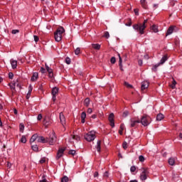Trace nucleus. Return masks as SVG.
<instances>
[{"label":"nucleus","mask_w":182,"mask_h":182,"mask_svg":"<svg viewBox=\"0 0 182 182\" xmlns=\"http://www.w3.org/2000/svg\"><path fill=\"white\" fill-rule=\"evenodd\" d=\"M11 33L13 35H16V33H19V30H12Z\"/></svg>","instance_id":"nucleus-45"},{"label":"nucleus","mask_w":182,"mask_h":182,"mask_svg":"<svg viewBox=\"0 0 182 182\" xmlns=\"http://www.w3.org/2000/svg\"><path fill=\"white\" fill-rule=\"evenodd\" d=\"M176 85H177V82L176 81V80H174V78H173L172 84L170 85V87L172 89H176Z\"/></svg>","instance_id":"nucleus-29"},{"label":"nucleus","mask_w":182,"mask_h":182,"mask_svg":"<svg viewBox=\"0 0 182 182\" xmlns=\"http://www.w3.org/2000/svg\"><path fill=\"white\" fill-rule=\"evenodd\" d=\"M42 180H40L39 182H48V180L45 178V175L43 176Z\"/></svg>","instance_id":"nucleus-47"},{"label":"nucleus","mask_w":182,"mask_h":182,"mask_svg":"<svg viewBox=\"0 0 182 182\" xmlns=\"http://www.w3.org/2000/svg\"><path fill=\"white\" fill-rule=\"evenodd\" d=\"M68 154H71V156H75L76 154V151L75 150H70Z\"/></svg>","instance_id":"nucleus-38"},{"label":"nucleus","mask_w":182,"mask_h":182,"mask_svg":"<svg viewBox=\"0 0 182 182\" xmlns=\"http://www.w3.org/2000/svg\"><path fill=\"white\" fill-rule=\"evenodd\" d=\"M59 92V89H58V87H53L52 89V95L53 96H56V95H58Z\"/></svg>","instance_id":"nucleus-22"},{"label":"nucleus","mask_w":182,"mask_h":182,"mask_svg":"<svg viewBox=\"0 0 182 182\" xmlns=\"http://www.w3.org/2000/svg\"><path fill=\"white\" fill-rule=\"evenodd\" d=\"M48 77H50V79H53V72L48 73Z\"/></svg>","instance_id":"nucleus-52"},{"label":"nucleus","mask_w":182,"mask_h":182,"mask_svg":"<svg viewBox=\"0 0 182 182\" xmlns=\"http://www.w3.org/2000/svg\"><path fill=\"white\" fill-rule=\"evenodd\" d=\"M140 123V119H136V118H131L129 120V127H136L137 124Z\"/></svg>","instance_id":"nucleus-6"},{"label":"nucleus","mask_w":182,"mask_h":182,"mask_svg":"<svg viewBox=\"0 0 182 182\" xmlns=\"http://www.w3.org/2000/svg\"><path fill=\"white\" fill-rule=\"evenodd\" d=\"M64 151H65L64 149H59L58 153H57L56 159H60V157H62V156H63Z\"/></svg>","instance_id":"nucleus-15"},{"label":"nucleus","mask_w":182,"mask_h":182,"mask_svg":"<svg viewBox=\"0 0 182 182\" xmlns=\"http://www.w3.org/2000/svg\"><path fill=\"white\" fill-rule=\"evenodd\" d=\"M140 120V123H141L142 126H149V124H150V117H149V115L146 114H144L141 117Z\"/></svg>","instance_id":"nucleus-4"},{"label":"nucleus","mask_w":182,"mask_h":182,"mask_svg":"<svg viewBox=\"0 0 182 182\" xmlns=\"http://www.w3.org/2000/svg\"><path fill=\"white\" fill-rule=\"evenodd\" d=\"M37 120H42V114H39L37 117Z\"/></svg>","instance_id":"nucleus-57"},{"label":"nucleus","mask_w":182,"mask_h":182,"mask_svg":"<svg viewBox=\"0 0 182 182\" xmlns=\"http://www.w3.org/2000/svg\"><path fill=\"white\" fill-rule=\"evenodd\" d=\"M11 65L12 69H16V68L18 66V61H16L15 60H11Z\"/></svg>","instance_id":"nucleus-17"},{"label":"nucleus","mask_w":182,"mask_h":182,"mask_svg":"<svg viewBox=\"0 0 182 182\" xmlns=\"http://www.w3.org/2000/svg\"><path fill=\"white\" fill-rule=\"evenodd\" d=\"M139 160H144V156L143 155H140L139 156Z\"/></svg>","instance_id":"nucleus-61"},{"label":"nucleus","mask_w":182,"mask_h":182,"mask_svg":"<svg viewBox=\"0 0 182 182\" xmlns=\"http://www.w3.org/2000/svg\"><path fill=\"white\" fill-rule=\"evenodd\" d=\"M31 93H32V85H29L28 92L26 95V99H29L31 97Z\"/></svg>","instance_id":"nucleus-26"},{"label":"nucleus","mask_w":182,"mask_h":182,"mask_svg":"<svg viewBox=\"0 0 182 182\" xmlns=\"http://www.w3.org/2000/svg\"><path fill=\"white\" fill-rule=\"evenodd\" d=\"M151 30L154 32V33H157L159 32V26H156V24L152 25L151 26Z\"/></svg>","instance_id":"nucleus-19"},{"label":"nucleus","mask_w":182,"mask_h":182,"mask_svg":"<svg viewBox=\"0 0 182 182\" xmlns=\"http://www.w3.org/2000/svg\"><path fill=\"white\" fill-rule=\"evenodd\" d=\"M130 171L131 173H134V171H136V166H131Z\"/></svg>","instance_id":"nucleus-41"},{"label":"nucleus","mask_w":182,"mask_h":182,"mask_svg":"<svg viewBox=\"0 0 182 182\" xmlns=\"http://www.w3.org/2000/svg\"><path fill=\"white\" fill-rule=\"evenodd\" d=\"M40 72H41V73H45L46 72V69H45L43 67H41Z\"/></svg>","instance_id":"nucleus-51"},{"label":"nucleus","mask_w":182,"mask_h":182,"mask_svg":"<svg viewBox=\"0 0 182 182\" xmlns=\"http://www.w3.org/2000/svg\"><path fill=\"white\" fill-rule=\"evenodd\" d=\"M9 79H14V73H9Z\"/></svg>","instance_id":"nucleus-56"},{"label":"nucleus","mask_w":182,"mask_h":182,"mask_svg":"<svg viewBox=\"0 0 182 182\" xmlns=\"http://www.w3.org/2000/svg\"><path fill=\"white\" fill-rule=\"evenodd\" d=\"M140 2H141V6L144 9H147V2L146 1V0H141Z\"/></svg>","instance_id":"nucleus-23"},{"label":"nucleus","mask_w":182,"mask_h":182,"mask_svg":"<svg viewBox=\"0 0 182 182\" xmlns=\"http://www.w3.org/2000/svg\"><path fill=\"white\" fill-rule=\"evenodd\" d=\"M168 163L170 166H174V164H176L174 160H168Z\"/></svg>","instance_id":"nucleus-39"},{"label":"nucleus","mask_w":182,"mask_h":182,"mask_svg":"<svg viewBox=\"0 0 182 182\" xmlns=\"http://www.w3.org/2000/svg\"><path fill=\"white\" fill-rule=\"evenodd\" d=\"M75 55H79L80 53V48H77L75 50Z\"/></svg>","instance_id":"nucleus-42"},{"label":"nucleus","mask_w":182,"mask_h":182,"mask_svg":"<svg viewBox=\"0 0 182 182\" xmlns=\"http://www.w3.org/2000/svg\"><path fill=\"white\" fill-rule=\"evenodd\" d=\"M46 69L48 73H52L53 72V70L52 68H49L47 64H46Z\"/></svg>","instance_id":"nucleus-33"},{"label":"nucleus","mask_w":182,"mask_h":182,"mask_svg":"<svg viewBox=\"0 0 182 182\" xmlns=\"http://www.w3.org/2000/svg\"><path fill=\"white\" fill-rule=\"evenodd\" d=\"M52 123V122H50V119L46 118L43 121V124L46 127L49 126L50 124Z\"/></svg>","instance_id":"nucleus-20"},{"label":"nucleus","mask_w":182,"mask_h":182,"mask_svg":"<svg viewBox=\"0 0 182 182\" xmlns=\"http://www.w3.org/2000/svg\"><path fill=\"white\" fill-rule=\"evenodd\" d=\"M38 77H39V74L36 72L33 73L31 80V82H36V80H38Z\"/></svg>","instance_id":"nucleus-13"},{"label":"nucleus","mask_w":182,"mask_h":182,"mask_svg":"<svg viewBox=\"0 0 182 182\" xmlns=\"http://www.w3.org/2000/svg\"><path fill=\"white\" fill-rule=\"evenodd\" d=\"M85 119H86V112H83L81 114V123H85Z\"/></svg>","instance_id":"nucleus-25"},{"label":"nucleus","mask_w":182,"mask_h":182,"mask_svg":"<svg viewBox=\"0 0 182 182\" xmlns=\"http://www.w3.org/2000/svg\"><path fill=\"white\" fill-rule=\"evenodd\" d=\"M164 119V114L159 113L156 115V120L157 122H161Z\"/></svg>","instance_id":"nucleus-18"},{"label":"nucleus","mask_w":182,"mask_h":182,"mask_svg":"<svg viewBox=\"0 0 182 182\" xmlns=\"http://www.w3.org/2000/svg\"><path fill=\"white\" fill-rule=\"evenodd\" d=\"M176 177H178V175L173 173V178H176Z\"/></svg>","instance_id":"nucleus-64"},{"label":"nucleus","mask_w":182,"mask_h":182,"mask_svg":"<svg viewBox=\"0 0 182 182\" xmlns=\"http://www.w3.org/2000/svg\"><path fill=\"white\" fill-rule=\"evenodd\" d=\"M100 144H101V141H97V151L98 152L100 151Z\"/></svg>","instance_id":"nucleus-36"},{"label":"nucleus","mask_w":182,"mask_h":182,"mask_svg":"<svg viewBox=\"0 0 182 182\" xmlns=\"http://www.w3.org/2000/svg\"><path fill=\"white\" fill-rule=\"evenodd\" d=\"M122 146H123V149H124V150H126V149H127V142L124 141L122 144Z\"/></svg>","instance_id":"nucleus-49"},{"label":"nucleus","mask_w":182,"mask_h":182,"mask_svg":"<svg viewBox=\"0 0 182 182\" xmlns=\"http://www.w3.org/2000/svg\"><path fill=\"white\" fill-rule=\"evenodd\" d=\"M177 27L175 26H171L168 30H167V32H166V36H168V35H171V33H173V31H176V28Z\"/></svg>","instance_id":"nucleus-9"},{"label":"nucleus","mask_w":182,"mask_h":182,"mask_svg":"<svg viewBox=\"0 0 182 182\" xmlns=\"http://www.w3.org/2000/svg\"><path fill=\"white\" fill-rule=\"evenodd\" d=\"M109 122L110 123V126L112 127H114V114L113 113H111L109 115Z\"/></svg>","instance_id":"nucleus-7"},{"label":"nucleus","mask_w":182,"mask_h":182,"mask_svg":"<svg viewBox=\"0 0 182 182\" xmlns=\"http://www.w3.org/2000/svg\"><path fill=\"white\" fill-rule=\"evenodd\" d=\"M70 62H71L70 58L69 57H67L65 58V63H67V65H70Z\"/></svg>","instance_id":"nucleus-40"},{"label":"nucleus","mask_w":182,"mask_h":182,"mask_svg":"<svg viewBox=\"0 0 182 182\" xmlns=\"http://www.w3.org/2000/svg\"><path fill=\"white\" fill-rule=\"evenodd\" d=\"M99 176V172L95 171L94 173V177H97Z\"/></svg>","instance_id":"nucleus-62"},{"label":"nucleus","mask_w":182,"mask_h":182,"mask_svg":"<svg viewBox=\"0 0 182 182\" xmlns=\"http://www.w3.org/2000/svg\"><path fill=\"white\" fill-rule=\"evenodd\" d=\"M15 82H16V86H17V87H19V89H21V85L18 82V80Z\"/></svg>","instance_id":"nucleus-58"},{"label":"nucleus","mask_w":182,"mask_h":182,"mask_svg":"<svg viewBox=\"0 0 182 182\" xmlns=\"http://www.w3.org/2000/svg\"><path fill=\"white\" fill-rule=\"evenodd\" d=\"M84 105L85 106H86V107H89V105H90V98H86L84 100Z\"/></svg>","instance_id":"nucleus-24"},{"label":"nucleus","mask_w":182,"mask_h":182,"mask_svg":"<svg viewBox=\"0 0 182 182\" xmlns=\"http://www.w3.org/2000/svg\"><path fill=\"white\" fill-rule=\"evenodd\" d=\"M53 102H56V95H53Z\"/></svg>","instance_id":"nucleus-63"},{"label":"nucleus","mask_w":182,"mask_h":182,"mask_svg":"<svg viewBox=\"0 0 182 182\" xmlns=\"http://www.w3.org/2000/svg\"><path fill=\"white\" fill-rule=\"evenodd\" d=\"M124 85L127 86V87H129V88L133 87V85L129 84V82H125Z\"/></svg>","instance_id":"nucleus-46"},{"label":"nucleus","mask_w":182,"mask_h":182,"mask_svg":"<svg viewBox=\"0 0 182 182\" xmlns=\"http://www.w3.org/2000/svg\"><path fill=\"white\" fill-rule=\"evenodd\" d=\"M38 136L37 135V134H33L30 139V143L32 144V143H34V141H36V140L38 141Z\"/></svg>","instance_id":"nucleus-16"},{"label":"nucleus","mask_w":182,"mask_h":182,"mask_svg":"<svg viewBox=\"0 0 182 182\" xmlns=\"http://www.w3.org/2000/svg\"><path fill=\"white\" fill-rule=\"evenodd\" d=\"M8 85L9 86V87L12 92L16 91V90L15 89V86H16V82H15V81L13 82L9 83Z\"/></svg>","instance_id":"nucleus-14"},{"label":"nucleus","mask_w":182,"mask_h":182,"mask_svg":"<svg viewBox=\"0 0 182 182\" xmlns=\"http://www.w3.org/2000/svg\"><path fill=\"white\" fill-rule=\"evenodd\" d=\"M21 143H26V136H25L24 135H23L20 139Z\"/></svg>","instance_id":"nucleus-34"},{"label":"nucleus","mask_w":182,"mask_h":182,"mask_svg":"<svg viewBox=\"0 0 182 182\" xmlns=\"http://www.w3.org/2000/svg\"><path fill=\"white\" fill-rule=\"evenodd\" d=\"M65 33V28L63 27L58 28L54 33V38L56 42H60L62 41V35Z\"/></svg>","instance_id":"nucleus-2"},{"label":"nucleus","mask_w":182,"mask_h":182,"mask_svg":"<svg viewBox=\"0 0 182 182\" xmlns=\"http://www.w3.org/2000/svg\"><path fill=\"white\" fill-rule=\"evenodd\" d=\"M167 55H164L160 60L159 65H163L167 60Z\"/></svg>","instance_id":"nucleus-21"},{"label":"nucleus","mask_w":182,"mask_h":182,"mask_svg":"<svg viewBox=\"0 0 182 182\" xmlns=\"http://www.w3.org/2000/svg\"><path fill=\"white\" fill-rule=\"evenodd\" d=\"M6 167L8 168H11V167H12V164H11V162L6 161Z\"/></svg>","instance_id":"nucleus-44"},{"label":"nucleus","mask_w":182,"mask_h":182,"mask_svg":"<svg viewBox=\"0 0 182 182\" xmlns=\"http://www.w3.org/2000/svg\"><path fill=\"white\" fill-rule=\"evenodd\" d=\"M31 149L32 150H33V151H38L39 148L38 147V145L35 144L31 146Z\"/></svg>","instance_id":"nucleus-31"},{"label":"nucleus","mask_w":182,"mask_h":182,"mask_svg":"<svg viewBox=\"0 0 182 182\" xmlns=\"http://www.w3.org/2000/svg\"><path fill=\"white\" fill-rule=\"evenodd\" d=\"M122 116L124 117H127L129 116V112L127 111L124 112Z\"/></svg>","instance_id":"nucleus-48"},{"label":"nucleus","mask_w":182,"mask_h":182,"mask_svg":"<svg viewBox=\"0 0 182 182\" xmlns=\"http://www.w3.org/2000/svg\"><path fill=\"white\" fill-rule=\"evenodd\" d=\"M140 180H141V181H146V180H147V170L144 169L140 175Z\"/></svg>","instance_id":"nucleus-8"},{"label":"nucleus","mask_w":182,"mask_h":182,"mask_svg":"<svg viewBox=\"0 0 182 182\" xmlns=\"http://www.w3.org/2000/svg\"><path fill=\"white\" fill-rule=\"evenodd\" d=\"M85 140H87V141H93V140H95V139H96V132H95V131H91L90 132H88L87 134H86L84 136Z\"/></svg>","instance_id":"nucleus-3"},{"label":"nucleus","mask_w":182,"mask_h":182,"mask_svg":"<svg viewBox=\"0 0 182 182\" xmlns=\"http://www.w3.org/2000/svg\"><path fill=\"white\" fill-rule=\"evenodd\" d=\"M134 12L136 16H139V9H134Z\"/></svg>","instance_id":"nucleus-50"},{"label":"nucleus","mask_w":182,"mask_h":182,"mask_svg":"<svg viewBox=\"0 0 182 182\" xmlns=\"http://www.w3.org/2000/svg\"><path fill=\"white\" fill-rule=\"evenodd\" d=\"M87 112L88 113V114H92L93 110L91 108H88Z\"/></svg>","instance_id":"nucleus-54"},{"label":"nucleus","mask_w":182,"mask_h":182,"mask_svg":"<svg viewBox=\"0 0 182 182\" xmlns=\"http://www.w3.org/2000/svg\"><path fill=\"white\" fill-rule=\"evenodd\" d=\"M104 38H106V39H109L110 38V34H109V31H106L105 33Z\"/></svg>","instance_id":"nucleus-37"},{"label":"nucleus","mask_w":182,"mask_h":182,"mask_svg":"<svg viewBox=\"0 0 182 182\" xmlns=\"http://www.w3.org/2000/svg\"><path fill=\"white\" fill-rule=\"evenodd\" d=\"M73 139L77 140V141H79L80 140V137L77 136H75V135H73Z\"/></svg>","instance_id":"nucleus-53"},{"label":"nucleus","mask_w":182,"mask_h":182,"mask_svg":"<svg viewBox=\"0 0 182 182\" xmlns=\"http://www.w3.org/2000/svg\"><path fill=\"white\" fill-rule=\"evenodd\" d=\"M92 46L93 49H95L96 50H99L100 49V45L99 43L92 44Z\"/></svg>","instance_id":"nucleus-27"},{"label":"nucleus","mask_w":182,"mask_h":182,"mask_svg":"<svg viewBox=\"0 0 182 182\" xmlns=\"http://www.w3.org/2000/svg\"><path fill=\"white\" fill-rule=\"evenodd\" d=\"M148 19L144 21L143 23L134 24L133 28L136 31V32H139L140 35L144 34V29H146V23L148 22Z\"/></svg>","instance_id":"nucleus-1"},{"label":"nucleus","mask_w":182,"mask_h":182,"mask_svg":"<svg viewBox=\"0 0 182 182\" xmlns=\"http://www.w3.org/2000/svg\"><path fill=\"white\" fill-rule=\"evenodd\" d=\"M111 63H112L113 65H114V63H116V58L112 57L110 60Z\"/></svg>","instance_id":"nucleus-43"},{"label":"nucleus","mask_w":182,"mask_h":182,"mask_svg":"<svg viewBox=\"0 0 182 182\" xmlns=\"http://www.w3.org/2000/svg\"><path fill=\"white\" fill-rule=\"evenodd\" d=\"M48 138H45L43 136H38L37 140L38 143H43V144L48 143Z\"/></svg>","instance_id":"nucleus-11"},{"label":"nucleus","mask_w":182,"mask_h":182,"mask_svg":"<svg viewBox=\"0 0 182 182\" xmlns=\"http://www.w3.org/2000/svg\"><path fill=\"white\" fill-rule=\"evenodd\" d=\"M147 87H149V82H147V81L142 82L141 85V90H146V89H147Z\"/></svg>","instance_id":"nucleus-12"},{"label":"nucleus","mask_w":182,"mask_h":182,"mask_svg":"<svg viewBox=\"0 0 182 182\" xmlns=\"http://www.w3.org/2000/svg\"><path fill=\"white\" fill-rule=\"evenodd\" d=\"M120 130H124V124L120 125Z\"/></svg>","instance_id":"nucleus-59"},{"label":"nucleus","mask_w":182,"mask_h":182,"mask_svg":"<svg viewBox=\"0 0 182 182\" xmlns=\"http://www.w3.org/2000/svg\"><path fill=\"white\" fill-rule=\"evenodd\" d=\"M48 143H49L50 146H53V144L56 143L57 138L55 132H52L50 133V136L48 138Z\"/></svg>","instance_id":"nucleus-5"},{"label":"nucleus","mask_w":182,"mask_h":182,"mask_svg":"<svg viewBox=\"0 0 182 182\" xmlns=\"http://www.w3.org/2000/svg\"><path fill=\"white\" fill-rule=\"evenodd\" d=\"M160 63H158V64H156V65H153V68H152V70H154V72H157V68L159 67V66H160Z\"/></svg>","instance_id":"nucleus-32"},{"label":"nucleus","mask_w":182,"mask_h":182,"mask_svg":"<svg viewBox=\"0 0 182 182\" xmlns=\"http://www.w3.org/2000/svg\"><path fill=\"white\" fill-rule=\"evenodd\" d=\"M138 63H139V66H141L143 65V60H139Z\"/></svg>","instance_id":"nucleus-60"},{"label":"nucleus","mask_w":182,"mask_h":182,"mask_svg":"<svg viewBox=\"0 0 182 182\" xmlns=\"http://www.w3.org/2000/svg\"><path fill=\"white\" fill-rule=\"evenodd\" d=\"M19 130L21 133H23V130H25V125L23 124H20Z\"/></svg>","instance_id":"nucleus-30"},{"label":"nucleus","mask_w":182,"mask_h":182,"mask_svg":"<svg viewBox=\"0 0 182 182\" xmlns=\"http://www.w3.org/2000/svg\"><path fill=\"white\" fill-rule=\"evenodd\" d=\"M60 120L63 126L66 124V119L65 118V115H63V112L60 113Z\"/></svg>","instance_id":"nucleus-10"},{"label":"nucleus","mask_w":182,"mask_h":182,"mask_svg":"<svg viewBox=\"0 0 182 182\" xmlns=\"http://www.w3.org/2000/svg\"><path fill=\"white\" fill-rule=\"evenodd\" d=\"M34 41L35 42H38L39 41V37L38 36H34Z\"/></svg>","instance_id":"nucleus-55"},{"label":"nucleus","mask_w":182,"mask_h":182,"mask_svg":"<svg viewBox=\"0 0 182 182\" xmlns=\"http://www.w3.org/2000/svg\"><path fill=\"white\" fill-rule=\"evenodd\" d=\"M69 181V178L68 176H63L61 178V182H68Z\"/></svg>","instance_id":"nucleus-35"},{"label":"nucleus","mask_w":182,"mask_h":182,"mask_svg":"<svg viewBox=\"0 0 182 182\" xmlns=\"http://www.w3.org/2000/svg\"><path fill=\"white\" fill-rule=\"evenodd\" d=\"M118 56H119V65L121 68V70H123L122 68H123V65L122 64V57L120 56L119 54H118Z\"/></svg>","instance_id":"nucleus-28"}]
</instances>
